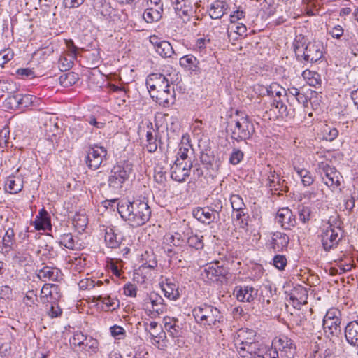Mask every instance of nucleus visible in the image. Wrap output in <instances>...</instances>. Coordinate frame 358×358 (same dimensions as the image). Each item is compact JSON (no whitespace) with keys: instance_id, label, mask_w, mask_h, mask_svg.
<instances>
[{"instance_id":"nucleus-55","label":"nucleus","mask_w":358,"mask_h":358,"mask_svg":"<svg viewBox=\"0 0 358 358\" xmlns=\"http://www.w3.org/2000/svg\"><path fill=\"white\" fill-rule=\"evenodd\" d=\"M88 336H89L85 335L82 332H76L70 340V343L74 348H80Z\"/></svg>"},{"instance_id":"nucleus-52","label":"nucleus","mask_w":358,"mask_h":358,"mask_svg":"<svg viewBox=\"0 0 358 358\" xmlns=\"http://www.w3.org/2000/svg\"><path fill=\"white\" fill-rule=\"evenodd\" d=\"M15 90L13 83L0 80V96H3L4 93L12 94Z\"/></svg>"},{"instance_id":"nucleus-6","label":"nucleus","mask_w":358,"mask_h":358,"mask_svg":"<svg viewBox=\"0 0 358 358\" xmlns=\"http://www.w3.org/2000/svg\"><path fill=\"white\" fill-rule=\"evenodd\" d=\"M321 242L325 251L336 248L342 239V230L338 227L327 224L324 225L320 234Z\"/></svg>"},{"instance_id":"nucleus-53","label":"nucleus","mask_w":358,"mask_h":358,"mask_svg":"<svg viewBox=\"0 0 358 358\" xmlns=\"http://www.w3.org/2000/svg\"><path fill=\"white\" fill-rule=\"evenodd\" d=\"M200 159L203 164L212 165L215 159L213 152L210 149H206L201 151Z\"/></svg>"},{"instance_id":"nucleus-64","label":"nucleus","mask_w":358,"mask_h":358,"mask_svg":"<svg viewBox=\"0 0 358 358\" xmlns=\"http://www.w3.org/2000/svg\"><path fill=\"white\" fill-rule=\"evenodd\" d=\"M229 30H232L235 33H236L239 36H243L245 34L247 31L246 26L243 24H231V27H229Z\"/></svg>"},{"instance_id":"nucleus-35","label":"nucleus","mask_w":358,"mask_h":358,"mask_svg":"<svg viewBox=\"0 0 358 358\" xmlns=\"http://www.w3.org/2000/svg\"><path fill=\"white\" fill-rule=\"evenodd\" d=\"M266 94L273 97L285 98L287 91L277 83H272L268 87L265 88Z\"/></svg>"},{"instance_id":"nucleus-41","label":"nucleus","mask_w":358,"mask_h":358,"mask_svg":"<svg viewBox=\"0 0 358 358\" xmlns=\"http://www.w3.org/2000/svg\"><path fill=\"white\" fill-rule=\"evenodd\" d=\"M94 9L99 13L103 16H107L110 15V5L106 0H94L93 1Z\"/></svg>"},{"instance_id":"nucleus-44","label":"nucleus","mask_w":358,"mask_h":358,"mask_svg":"<svg viewBox=\"0 0 358 358\" xmlns=\"http://www.w3.org/2000/svg\"><path fill=\"white\" fill-rule=\"evenodd\" d=\"M267 167L269 169V174L268 177V185L270 187L277 189V187L280 186L281 182L280 174L278 173L275 170L272 171L270 165H268Z\"/></svg>"},{"instance_id":"nucleus-13","label":"nucleus","mask_w":358,"mask_h":358,"mask_svg":"<svg viewBox=\"0 0 358 358\" xmlns=\"http://www.w3.org/2000/svg\"><path fill=\"white\" fill-rule=\"evenodd\" d=\"M146 7L143 16L147 22L152 23L161 19L163 12L162 0H148Z\"/></svg>"},{"instance_id":"nucleus-27","label":"nucleus","mask_w":358,"mask_h":358,"mask_svg":"<svg viewBox=\"0 0 358 358\" xmlns=\"http://www.w3.org/2000/svg\"><path fill=\"white\" fill-rule=\"evenodd\" d=\"M23 188V180L20 176H10L8 177L5 189L10 194H17Z\"/></svg>"},{"instance_id":"nucleus-32","label":"nucleus","mask_w":358,"mask_h":358,"mask_svg":"<svg viewBox=\"0 0 358 358\" xmlns=\"http://www.w3.org/2000/svg\"><path fill=\"white\" fill-rule=\"evenodd\" d=\"M50 226V220L48 213L44 208H43L39 211V215L36 216L35 220V228L37 230H45Z\"/></svg>"},{"instance_id":"nucleus-16","label":"nucleus","mask_w":358,"mask_h":358,"mask_svg":"<svg viewBox=\"0 0 358 358\" xmlns=\"http://www.w3.org/2000/svg\"><path fill=\"white\" fill-rule=\"evenodd\" d=\"M275 221L286 230L291 229L296 224L295 215L288 208H282L278 210Z\"/></svg>"},{"instance_id":"nucleus-12","label":"nucleus","mask_w":358,"mask_h":358,"mask_svg":"<svg viewBox=\"0 0 358 358\" xmlns=\"http://www.w3.org/2000/svg\"><path fill=\"white\" fill-rule=\"evenodd\" d=\"M146 86L149 90L150 96L155 95L156 92H159L166 90L171 85L168 79L162 73H151L146 79Z\"/></svg>"},{"instance_id":"nucleus-37","label":"nucleus","mask_w":358,"mask_h":358,"mask_svg":"<svg viewBox=\"0 0 358 358\" xmlns=\"http://www.w3.org/2000/svg\"><path fill=\"white\" fill-rule=\"evenodd\" d=\"M192 148V145L189 144V141L187 140L186 142L182 141L180 144L179 150L177 153V157L176 161L178 162H187L188 160H191L189 158L188 153L190 152Z\"/></svg>"},{"instance_id":"nucleus-3","label":"nucleus","mask_w":358,"mask_h":358,"mask_svg":"<svg viewBox=\"0 0 358 358\" xmlns=\"http://www.w3.org/2000/svg\"><path fill=\"white\" fill-rule=\"evenodd\" d=\"M294 48L296 57H303L305 61L311 63L320 60L323 55V45L319 41L309 42L306 45L305 41L296 39Z\"/></svg>"},{"instance_id":"nucleus-48","label":"nucleus","mask_w":358,"mask_h":358,"mask_svg":"<svg viewBox=\"0 0 358 358\" xmlns=\"http://www.w3.org/2000/svg\"><path fill=\"white\" fill-rule=\"evenodd\" d=\"M230 202L233 210H245V204L243 199L238 194H232L230 196Z\"/></svg>"},{"instance_id":"nucleus-9","label":"nucleus","mask_w":358,"mask_h":358,"mask_svg":"<svg viewBox=\"0 0 358 358\" xmlns=\"http://www.w3.org/2000/svg\"><path fill=\"white\" fill-rule=\"evenodd\" d=\"M106 156L107 150L104 147L96 144L90 145L87 151L85 162L90 169L96 170L100 167Z\"/></svg>"},{"instance_id":"nucleus-46","label":"nucleus","mask_w":358,"mask_h":358,"mask_svg":"<svg viewBox=\"0 0 358 358\" xmlns=\"http://www.w3.org/2000/svg\"><path fill=\"white\" fill-rule=\"evenodd\" d=\"M75 59H73V57H69L68 58L66 56H61L59 62L58 67L62 71H66L69 70L73 65V61Z\"/></svg>"},{"instance_id":"nucleus-15","label":"nucleus","mask_w":358,"mask_h":358,"mask_svg":"<svg viewBox=\"0 0 358 358\" xmlns=\"http://www.w3.org/2000/svg\"><path fill=\"white\" fill-rule=\"evenodd\" d=\"M129 176V171L127 168L121 165H115L110 171L108 178L109 186L114 189L121 188Z\"/></svg>"},{"instance_id":"nucleus-24","label":"nucleus","mask_w":358,"mask_h":358,"mask_svg":"<svg viewBox=\"0 0 358 358\" xmlns=\"http://www.w3.org/2000/svg\"><path fill=\"white\" fill-rule=\"evenodd\" d=\"M289 238L287 235L281 232H275L273 234L270 241V246L275 251L280 252L288 245Z\"/></svg>"},{"instance_id":"nucleus-22","label":"nucleus","mask_w":358,"mask_h":358,"mask_svg":"<svg viewBox=\"0 0 358 358\" xmlns=\"http://www.w3.org/2000/svg\"><path fill=\"white\" fill-rule=\"evenodd\" d=\"M176 15L180 17L183 22H187L190 20L191 17H194L195 10L192 5V2H185L174 7Z\"/></svg>"},{"instance_id":"nucleus-40","label":"nucleus","mask_w":358,"mask_h":358,"mask_svg":"<svg viewBox=\"0 0 358 358\" xmlns=\"http://www.w3.org/2000/svg\"><path fill=\"white\" fill-rule=\"evenodd\" d=\"M59 80L62 86L67 87L76 83L78 80V74L75 72H69L60 76Z\"/></svg>"},{"instance_id":"nucleus-34","label":"nucleus","mask_w":358,"mask_h":358,"mask_svg":"<svg viewBox=\"0 0 358 358\" xmlns=\"http://www.w3.org/2000/svg\"><path fill=\"white\" fill-rule=\"evenodd\" d=\"M302 76L310 86L317 87L321 85L320 75L315 71L306 69L303 71Z\"/></svg>"},{"instance_id":"nucleus-61","label":"nucleus","mask_w":358,"mask_h":358,"mask_svg":"<svg viewBox=\"0 0 358 358\" xmlns=\"http://www.w3.org/2000/svg\"><path fill=\"white\" fill-rule=\"evenodd\" d=\"M111 335L116 339H122L125 336V330L120 326L114 325L110 328Z\"/></svg>"},{"instance_id":"nucleus-54","label":"nucleus","mask_w":358,"mask_h":358,"mask_svg":"<svg viewBox=\"0 0 358 358\" xmlns=\"http://www.w3.org/2000/svg\"><path fill=\"white\" fill-rule=\"evenodd\" d=\"M59 287L55 284H45L41 291V298L52 296V292H57Z\"/></svg>"},{"instance_id":"nucleus-58","label":"nucleus","mask_w":358,"mask_h":358,"mask_svg":"<svg viewBox=\"0 0 358 358\" xmlns=\"http://www.w3.org/2000/svg\"><path fill=\"white\" fill-rule=\"evenodd\" d=\"M243 152L241 150L234 149L229 157V162L233 165H236L243 159Z\"/></svg>"},{"instance_id":"nucleus-43","label":"nucleus","mask_w":358,"mask_h":358,"mask_svg":"<svg viewBox=\"0 0 358 358\" xmlns=\"http://www.w3.org/2000/svg\"><path fill=\"white\" fill-rule=\"evenodd\" d=\"M203 236H199L197 234L191 233V235L188 236L187 243L189 247L195 248L196 250L202 249L203 248V242L202 239Z\"/></svg>"},{"instance_id":"nucleus-8","label":"nucleus","mask_w":358,"mask_h":358,"mask_svg":"<svg viewBox=\"0 0 358 358\" xmlns=\"http://www.w3.org/2000/svg\"><path fill=\"white\" fill-rule=\"evenodd\" d=\"M318 169L320 172L324 183L332 188H338L341 185L342 176L334 167L331 166L328 163L322 162L318 164Z\"/></svg>"},{"instance_id":"nucleus-29","label":"nucleus","mask_w":358,"mask_h":358,"mask_svg":"<svg viewBox=\"0 0 358 358\" xmlns=\"http://www.w3.org/2000/svg\"><path fill=\"white\" fill-rule=\"evenodd\" d=\"M227 8L228 5L225 1H215L210 6L209 15L213 19H220L226 13Z\"/></svg>"},{"instance_id":"nucleus-51","label":"nucleus","mask_w":358,"mask_h":358,"mask_svg":"<svg viewBox=\"0 0 358 358\" xmlns=\"http://www.w3.org/2000/svg\"><path fill=\"white\" fill-rule=\"evenodd\" d=\"M73 224L78 231H84L87 224V218L85 215H76L73 220Z\"/></svg>"},{"instance_id":"nucleus-30","label":"nucleus","mask_w":358,"mask_h":358,"mask_svg":"<svg viewBox=\"0 0 358 358\" xmlns=\"http://www.w3.org/2000/svg\"><path fill=\"white\" fill-rule=\"evenodd\" d=\"M79 348L81 352L91 356L97 352L99 350V341L89 336Z\"/></svg>"},{"instance_id":"nucleus-4","label":"nucleus","mask_w":358,"mask_h":358,"mask_svg":"<svg viewBox=\"0 0 358 358\" xmlns=\"http://www.w3.org/2000/svg\"><path fill=\"white\" fill-rule=\"evenodd\" d=\"M229 127L231 137L237 142L249 139L255 133L253 124L248 115L232 120L229 122Z\"/></svg>"},{"instance_id":"nucleus-10","label":"nucleus","mask_w":358,"mask_h":358,"mask_svg":"<svg viewBox=\"0 0 358 358\" xmlns=\"http://www.w3.org/2000/svg\"><path fill=\"white\" fill-rule=\"evenodd\" d=\"M272 346L280 356V358H293L296 347L293 341L285 336L275 338L272 342Z\"/></svg>"},{"instance_id":"nucleus-42","label":"nucleus","mask_w":358,"mask_h":358,"mask_svg":"<svg viewBox=\"0 0 358 358\" xmlns=\"http://www.w3.org/2000/svg\"><path fill=\"white\" fill-rule=\"evenodd\" d=\"M157 134H153L152 131H148L146 134V144L145 148L148 152L152 153L155 152L157 149Z\"/></svg>"},{"instance_id":"nucleus-49","label":"nucleus","mask_w":358,"mask_h":358,"mask_svg":"<svg viewBox=\"0 0 358 358\" xmlns=\"http://www.w3.org/2000/svg\"><path fill=\"white\" fill-rule=\"evenodd\" d=\"M98 300L99 301H101L103 304L106 306V307L108 308V310H115L119 307L118 300L111 298L110 296H107L105 297L99 296Z\"/></svg>"},{"instance_id":"nucleus-5","label":"nucleus","mask_w":358,"mask_h":358,"mask_svg":"<svg viewBox=\"0 0 358 358\" xmlns=\"http://www.w3.org/2000/svg\"><path fill=\"white\" fill-rule=\"evenodd\" d=\"M229 275V268L223 261H215L207 264L202 272L203 278L209 282L227 281Z\"/></svg>"},{"instance_id":"nucleus-62","label":"nucleus","mask_w":358,"mask_h":358,"mask_svg":"<svg viewBox=\"0 0 358 358\" xmlns=\"http://www.w3.org/2000/svg\"><path fill=\"white\" fill-rule=\"evenodd\" d=\"M338 131L335 128H327L324 129L323 138L328 141H331L335 139L338 136Z\"/></svg>"},{"instance_id":"nucleus-28","label":"nucleus","mask_w":358,"mask_h":358,"mask_svg":"<svg viewBox=\"0 0 358 358\" xmlns=\"http://www.w3.org/2000/svg\"><path fill=\"white\" fill-rule=\"evenodd\" d=\"M199 64V61L192 55H187L180 59V65L189 71L200 72Z\"/></svg>"},{"instance_id":"nucleus-63","label":"nucleus","mask_w":358,"mask_h":358,"mask_svg":"<svg viewBox=\"0 0 358 358\" xmlns=\"http://www.w3.org/2000/svg\"><path fill=\"white\" fill-rule=\"evenodd\" d=\"M86 120L90 125L93 126L96 129H103L106 125L105 121H101L98 118L95 117L94 115H90V117H87Z\"/></svg>"},{"instance_id":"nucleus-45","label":"nucleus","mask_w":358,"mask_h":358,"mask_svg":"<svg viewBox=\"0 0 358 358\" xmlns=\"http://www.w3.org/2000/svg\"><path fill=\"white\" fill-rule=\"evenodd\" d=\"M234 211L236 213L234 217L236 221L238 222V226L242 229H245L248 224V215L245 213V210H236Z\"/></svg>"},{"instance_id":"nucleus-60","label":"nucleus","mask_w":358,"mask_h":358,"mask_svg":"<svg viewBox=\"0 0 358 358\" xmlns=\"http://www.w3.org/2000/svg\"><path fill=\"white\" fill-rule=\"evenodd\" d=\"M60 243L64 245L66 248L73 249L75 246L73 236L71 234H64L61 237Z\"/></svg>"},{"instance_id":"nucleus-20","label":"nucleus","mask_w":358,"mask_h":358,"mask_svg":"<svg viewBox=\"0 0 358 358\" xmlns=\"http://www.w3.org/2000/svg\"><path fill=\"white\" fill-rule=\"evenodd\" d=\"M175 90L174 87L170 86L166 90L156 92L155 95L151 96L153 99H155L156 102L159 105L165 107L169 106L170 104H173L176 100L175 98Z\"/></svg>"},{"instance_id":"nucleus-31","label":"nucleus","mask_w":358,"mask_h":358,"mask_svg":"<svg viewBox=\"0 0 358 358\" xmlns=\"http://www.w3.org/2000/svg\"><path fill=\"white\" fill-rule=\"evenodd\" d=\"M104 241L106 245L110 248H117L120 244V241L117 239V234L112 227L105 229Z\"/></svg>"},{"instance_id":"nucleus-33","label":"nucleus","mask_w":358,"mask_h":358,"mask_svg":"<svg viewBox=\"0 0 358 358\" xmlns=\"http://www.w3.org/2000/svg\"><path fill=\"white\" fill-rule=\"evenodd\" d=\"M15 242V233L13 229H8L6 230L2 240L3 243V248H2V252L5 254H8L13 248V245H14Z\"/></svg>"},{"instance_id":"nucleus-19","label":"nucleus","mask_w":358,"mask_h":358,"mask_svg":"<svg viewBox=\"0 0 358 358\" xmlns=\"http://www.w3.org/2000/svg\"><path fill=\"white\" fill-rule=\"evenodd\" d=\"M164 329L173 338H178L182 336V324L176 317L166 316L164 317Z\"/></svg>"},{"instance_id":"nucleus-59","label":"nucleus","mask_w":358,"mask_h":358,"mask_svg":"<svg viewBox=\"0 0 358 358\" xmlns=\"http://www.w3.org/2000/svg\"><path fill=\"white\" fill-rule=\"evenodd\" d=\"M273 265L279 270H284L287 265V259L284 255H277L273 257Z\"/></svg>"},{"instance_id":"nucleus-21","label":"nucleus","mask_w":358,"mask_h":358,"mask_svg":"<svg viewBox=\"0 0 358 358\" xmlns=\"http://www.w3.org/2000/svg\"><path fill=\"white\" fill-rule=\"evenodd\" d=\"M192 215L199 222L210 224L216 219L219 218L216 213H213L210 208H196L193 210Z\"/></svg>"},{"instance_id":"nucleus-36","label":"nucleus","mask_w":358,"mask_h":358,"mask_svg":"<svg viewBox=\"0 0 358 358\" xmlns=\"http://www.w3.org/2000/svg\"><path fill=\"white\" fill-rule=\"evenodd\" d=\"M294 169L296 172L297 175L301 178L303 185L310 186L313 184L314 178L308 170L296 165H294Z\"/></svg>"},{"instance_id":"nucleus-14","label":"nucleus","mask_w":358,"mask_h":358,"mask_svg":"<svg viewBox=\"0 0 358 358\" xmlns=\"http://www.w3.org/2000/svg\"><path fill=\"white\" fill-rule=\"evenodd\" d=\"M193 166L191 160L187 162L175 161L171 167V177L173 180L182 182H185L187 177L189 176L190 169Z\"/></svg>"},{"instance_id":"nucleus-25","label":"nucleus","mask_w":358,"mask_h":358,"mask_svg":"<svg viewBox=\"0 0 358 358\" xmlns=\"http://www.w3.org/2000/svg\"><path fill=\"white\" fill-rule=\"evenodd\" d=\"M345 336L349 344L358 348V321H352L347 324Z\"/></svg>"},{"instance_id":"nucleus-47","label":"nucleus","mask_w":358,"mask_h":358,"mask_svg":"<svg viewBox=\"0 0 358 358\" xmlns=\"http://www.w3.org/2000/svg\"><path fill=\"white\" fill-rule=\"evenodd\" d=\"M34 99L35 97L32 95L19 94V99L17 101L19 104V109L22 110L31 106Z\"/></svg>"},{"instance_id":"nucleus-50","label":"nucleus","mask_w":358,"mask_h":358,"mask_svg":"<svg viewBox=\"0 0 358 358\" xmlns=\"http://www.w3.org/2000/svg\"><path fill=\"white\" fill-rule=\"evenodd\" d=\"M285 98L280 97L279 101H273L272 106L278 110L279 115L282 117H287L288 115L287 107L284 102Z\"/></svg>"},{"instance_id":"nucleus-39","label":"nucleus","mask_w":358,"mask_h":358,"mask_svg":"<svg viewBox=\"0 0 358 358\" xmlns=\"http://www.w3.org/2000/svg\"><path fill=\"white\" fill-rule=\"evenodd\" d=\"M162 290L166 297L171 300H176L179 296L178 287L176 284L166 282L162 285Z\"/></svg>"},{"instance_id":"nucleus-56","label":"nucleus","mask_w":358,"mask_h":358,"mask_svg":"<svg viewBox=\"0 0 358 358\" xmlns=\"http://www.w3.org/2000/svg\"><path fill=\"white\" fill-rule=\"evenodd\" d=\"M262 345V343H259L255 340L252 342V343L248 345L245 347H241V351H245L247 353L250 354L252 356H256L257 352L258 351L259 348Z\"/></svg>"},{"instance_id":"nucleus-17","label":"nucleus","mask_w":358,"mask_h":358,"mask_svg":"<svg viewBox=\"0 0 358 358\" xmlns=\"http://www.w3.org/2000/svg\"><path fill=\"white\" fill-rule=\"evenodd\" d=\"M257 340L256 332L248 328H241L237 331L235 338V345L239 350L241 347H245Z\"/></svg>"},{"instance_id":"nucleus-18","label":"nucleus","mask_w":358,"mask_h":358,"mask_svg":"<svg viewBox=\"0 0 358 358\" xmlns=\"http://www.w3.org/2000/svg\"><path fill=\"white\" fill-rule=\"evenodd\" d=\"M149 300L152 305V308L149 310L148 313L150 317H156L166 312V306L161 296L156 293H152L149 296Z\"/></svg>"},{"instance_id":"nucleus-7","label":"nucleus","mask_w":358,"mask_h":358,"mask_svg":"<svg viewBox=\"0 0 358 358\" xmlns=\"http://www.w3.org/2000/svg\"><path fill=\"white\" fill-rule=\"evenodd\" d=\"M341 312L337 308H330L327 310L323 319V329L329 336H338L341 333Z\"/></svg>"},{"instance_id":"nucleus-2","label":"nucleus","mask_w":358,"mask_h":358,"mask_svg":"<svg viewBox=\"0 0 358 358\" xmlns=\"http://www.w3.org/2000/svg\"><path fill=\"white\" fill-rule=\"evenodd\" d=\"M192 314L196 322L206 327L218 328L224 321V317L220 310L206 303L194 307Z\"/></svg>"},{"instance_id":"nucleus-26","label":"nucleus","mask_w":358,"mask_h":358,"mask_svg":"<svg viewBox=\"0 0 358 358\" xmlns=\"http://www.w3.org/2000/svg\"><path fill=\"white\" fill-rule=\"evenodd\" d=\"M38 277L43 281H58L61 277V271L55 267L45 266L38 271Z\"/></svg>"},{"instance_id":"nucleus-23","label":"nucleus","mask_w":358,"mask_h":358,"mask_svg":"<svg viewBox=\"0 0 358 358\" xmlns=\"http://www.w3.org/2000/svg\"><path fill=\"white\" fill-rule=\"evenodd\" d=\"M234 292L236 299L242 302H251L257 295V290L251 286L236 287Z\"/></svg>"},{"instance_id":"nucleus-38","label":"nucleus","mask_w":358,"mask_h":358,"mask_svg":"<svg viewBox=\"0 0 358 358\" xmlns=\"http://www.w3.org/2000/svg\"><path fill=\"white\" fill-rule=\"evenodd\" d=\"M155 50L164 58L171 57V56L174 54V50L171 43L166 41L161 42Z\"/></svg>"},{"instance_id":"nucleus-57","label":"nucleus","mask_w":358,"mask_h":358,"mask_svg":"<svg viewBox=\"0 0 358 358\" xmlns=\"http://www.w3.org/2000/svg\"><path fill=\"white\" fill-rule=\"evenodd\" d=\"M310 210L308 207L304 206L299 207V217L302 222H308L310 220Z\"/></svg>"},{"instance_id":"nucleus-11","label":"nucleus","mask_w":358,"mask_h":358,"mask_svg":"<svg viewBox=\"0 0 358 358\" xmlns=\"http://www.w3.org/2000/svg\"><path fill=\"white\" fill-rule=\"evenodd\" d=\"M40 128L47 139L52 142L57 135L62 134V129L58 125L57 118L48 115L41 118Z\"/></svg>"},{"instance_id":"nucleus-1","label":"nucleus","mask_w":358,"mask_h":358,"mask_svg":"<svg viewBox=\"0 0 358 358\" xmlns=\"http://www.w3.org/2000/svg\"><path fill=\"white\" fill-rule=\"evenodd\" d=\"M117 211L121 217L133 227L145 224L151 216L148 202L140 199L133 201L122 200L117 204Z\"/></svg>"}]
</instances>
